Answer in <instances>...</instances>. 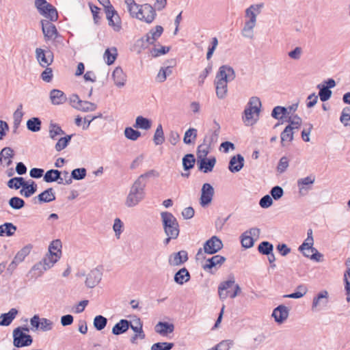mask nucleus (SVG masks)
I'll return each mask as SVG.
<instances>
[{
	"label": "nucleus",
	"mask_w": 350,
	"mask_h": 350,
	"mask_svg": "<svg viewBox=\"0 0 350 350\" xmlns=\"http://www.w3.org/2000/svg\"><path fill=\"white\" fill-rule=\"evenodd\" d=\"M235 77V72L231 66L223 65L219 67L215 80L216 94L219 99H223L226 96L228 83L233 81Z\"/></svg>",
	"instance_id": "1"
},
{
	"label": "nucleus",
	"mask_w": 350,
	"mask_h": 350,
	"mask_svg": "<svg viewBox=\"0 0 350 350\" xmlns=\"http://www.w3.org/2000/svg\"><path fill=\"white\" fill-rule=\"evenodd\" d=\"M162 226L165 235L178 237L180 232L179 224L172 213L164 211L161 213Z\"/></svg>",
	"instance_id": "2"
},
{
	"label": "nucleus",
	"mask_w": 350,
	"mask_h": 350,
	"mask_svg": "<svg viewBox=\"0 0 350 350\" xmlns=\"http://www.w3.org/2000/svg\"><path fill=\"white\" fill-rule=\"evenodd\" d=\"M145 184L136 180L131 187L126 197L125 204L128 207H133L138 204L145 196Z\"/></svg>",
	"instance_id": "3"
},
{
	"label": "nucleus",
	"mask_w": 350,
	"mask_h": 350,
	"mask_svg": "<svg viewBox=\"0 0 350 350\" xmlns=\"http://www.w3.org/2000/svg\"><path fill=\"white\" fill-rule=\"evenodd\" d=\"M163 32V27L157 25L154 29H151L144 36L137 41V45L143 49H146L149 45L154 44L155 42L162 35Z\"/></svg>",
	"instance_id": "4"
},
{
	"label": "nucleus",
	"mask_w": 350,
	"mask_h": 350,
	"mask_svg": "<svg viewBox=\"0 0 350 350\" xmlns=\"http://www.w3.org/2000/svg\"><path fill=\"white\" fill-rule=\"evenodd\" d=\"M23 329L29 332V329L27 327H24ZM13 338V344L14 347L18 348L29 346L33 342L32 337L30 335L24 333L21 327H16L14 330Z\"/></svg>",
	"instance_id": "5"
},
{
	"label": "nucleus",
	"mask_w": 350,
	"mask_h": 350,
	"mask_svg": "<svg viewBox=\"0 0 350 350\" xmlns=\"http://www.w3.org/2000/svg\"><path fill=\"white\" fill-rule=\"evenodd\" d=\"M59 254L56 253H49L46 255V256L42 259L41 262L36 264L33 267V270H38L40 273H43L44 271L50 269L53 266V265L59 259Z\"/></svg>",
	"instance_id": "6"
},
{
	"label": "nucleus",
	"mask_w": 350,
	"mask_h": 350,
	"mask_svg": "<svg viewBox=\"0 0 350 350\" xmlns=\"http://www.w3.org/2000/svg\"><path fill=\"white\" fill-rule=\"evenodd\" d=\"M35 6L38 10L39 13L44 16L45 18H49L51 21H57L58 18V14L56 9L50 3H49L46 0H45V3H36V1H35Z\"/></svg>",
	"instance_id": "7"
},
{
	"label": "nucleus",
	"mask_w": 350,
	"mask_h": 350,
	"mask_svg": "<svg viewBox=\"0 0 350 350\" xmlns=\"http://www.w3.org/2000/svg\"><path fill=\"white\" fill-rule=\"evenodd\" d=\"M105 11L109 25L111 26L115 31H119L122 26L121 20L117 12L111 5L105 6Z\"/></svg>",
	"instance_id": "8"
},
{
	"label": "nucleus",
	"mask_w": 350,
	"mask_h": 350,
	"mask_svg": "<svg viewBox=\"0 0 350 350\" xmlns=\"http://www.w3.org/2000/svg\"><path fill=\"white\" fill-rule=\"evenodd\" d=\"M248 105L249 107L244 111L245 117L243 118L245 122L250 123L253 118V113H256L258 116L260 111L261 102L259 98L254 96L250 98Z\"/></svg>",
	"instance_id": "9"
},
{
	"label": "nucleus",
	"mask_w": 350,
	"mask_h": 350,
	"mask_svg": "<svg viewBox=\"0 0 350 350\" xmlns=\"http://www.w3.org/2000/svg\"><path fill=\"white\" fill-rule=\"evenodd\" d=\"M329 303V294L325 290L319 292L314 297L312 304V310L319 312L325 308Z\"/></svg>",
	"instance_id": "10"
},
{
	"label": "nucleus",
	"mask_w": 350,
	"mask_h": 350,
	"mask_svg": "<svg viewBox=\"0 0 350 350\" xmlns=\"http://www.w3.org/2000/svg\"><path fill=\"white\" fill-rule=\"evenodd\" d=\"M223 247L221 240L217 236H213L204 243L203 250L206 254H214L221 250Z\"/></svg>",
	"instance_id": "11"
},
{
	"label": "nucleus",
	"mask_w": 350,
	"mask_h": 350,
	"mask_svg": "<svg viewBox=\"0 0 350 350\" xmlns=\"http://www.w3.org/2000/svg\"><path fill=\"white\" fill-rule=\"evenodd\" d=\"M214 188L209 183L203 184L201 189V196L200 198V204L202 207L208 205L213 200L214 196Z\"/></svg>",
	"instance_id": "12"
},
{
	"label": "nucleus",
	"mask_w": 350,
	"mask_h": 350,
	"mask_svg": "<svg viewBox=\"0 0 350 350\" xmlns=\"http://www.w3.org/2000/svg\"><path fill=\"white\" fill-rule=\"evenodd\" d=\"M139 10L138 19L148 24L154 21L157 15L154 8L148 3L141 5Z\"/></svg>",
	"instance_id": "13"
},
{
	"label": "nucleus",
	"mask_w": 350,
	"mask_h": 350,
	"mask_svg": "<svg viewBox=\"0 0 350 350\" xmlns=\"http://www.w3.org/2000/svg\"><path fill=\"white\" fill-rule=\"evenodd\" d=\"M103 273L98 268H95L90 271L87 275L85 280V285L88 288L95 287L101 280Z\"/></svg>",
	"instance_id": "14"
},
{
	"label": "nucleus",
	"mask_w": 350,
	"mask_h": 350,
	"mask_svg": "<svg viewBox=\"0 0 350 350\" xmlns=\"http://www.w3.org/2000/svg\"><path fill=\"white\" fill-rule=\"evenodd\" d=\"M314 181L315 177L312 175L303 178H299L297 180L299 193L301 196L306 195L308 190L311 189V185L314 184Z\"/></svg>",
	"instance_id": "15"
},
{
	"label": "nucleus",
	"mask_w": 350,
	"mask_h": 350,
	"mask_svg": "<svg viewBox=\"0 0 350 350\" xmlns=\"http://www.w3.org/2000/svg\"><path fill=\"white\" fill-rule=\"evenodd\" d=\"M188 260V254L185 250H181L172 254L169 257V264L172 266H179Z\"/></svg>",
	"instance_id": "16"
},
{
	"label": "nucleus",
	"mask_w": 350,
	"mask_h": 350,
	"mask_svg": "<svg viewBox=\"0 0 350 350\" xmlns=\"http://www.w3.org/2000/svg\"><path fill=\"white\" fill-rule=\"evenodd\" d=\"M288 314L289 309L284 305H280L276 307L272 313V316L275 321L278 323H282L285 320H286Z\"/></svg>",
	"instance_id": "17"
},
{
	"label": "nucleus",
	"mask_w": 350,
	"mask_h": 350,
	"mask_svg": "<svg viewBox=\"0 0 350 350\" xmlns=\"http://www.w3.org/2000/svg\"><path fill=\"white\" fill-rule=\"evenodd\" d=\"M215 163L216 159L214 157L197 161L198 170L204 173L212 172Z\"/></svg>",
	"instance_id": "18"
},
{
	"label": "nucleus",
	"mask_w": 350,
	"mask_h": 350,
	"mask_svg": "<svg viewBox=\"0 0 350 350\" xmlns=\"http://www.w3.org/2000/svg\"><path fill=\"white\" fill-rule=\"evenodd\" d=\"M226 258L220 255H215L211 258H208L206 262L202 265V268L205 271H210L217 265L221 266L226 261Z\"/></svg>",
	"instance_id": "19"
},
{
	"label": "nucleus",
	"mask_w": 350,
	"mask_h": 350,
	"mask_svg": "<svg viewBox=\"0 0 350 350\" xmlns=\"http://www.w3.org/2000/svg\"><path fill=\"white\" fill-rule=\"evenodd\" d=\"M243 166L244 157L241 154H238L231 157L229 161L228 169L231 172L235 173L239 172Z\"/></svg>",
	"instance_id": "20"
},
{
	"label": "nucleus",
	"mask_w": 350,
	"mask_h": 350,
	"mask_svg": "<svg viewBox=\"0 0 350 350\" xmlns=\"http://www.w3.org/2000/svg\"><path fill=\"white\" fill-rule=\"evenodd\" d=\"M46 53L47 55L42 49L37 48L36 49V58L42 67L50 65L53 62V55L51 51H48Z\"/></svg>",
	"instance_id": "21"
},
{
	"label": "nucleus",
	"mask_w": 350,
	"mask_h": 350,
	"mask_svg": "<svg viewBox=\"0 0 350 350\" xmlns=\"http://www.w3.org/2000/svg\"><path fill=\"white\" fill-rule=\"evenodd\" d=\"M62 172L58 170H49L44 174L43 180L46 183H53L57 181L58 184H63L64 179L61 177Z\"/></svg>",
	"instance_id": "22"
},
{
	"label": "nucleus",
	"mask_w": 350,
	"mask_h": 350,
	"mask_svg": "<svg viewBox=\"0 0 350 350\" xmlns=\"http://www.w3.org/2000/svg\"><path fill=\"white\" fill-rule=\"evenodd\" d=\"M42 29L44 38L47 40L55 38L57 33L55 25L49 21H42Z\"/></svg>",
	"instance_id": "23"
},
{
	"label": "nucleus",
	"mask_w": 350,
	"mask_h": 350,
	"mask_svg": "<svg viewBox=\"0 0 350 350\" xmlns=\"http://www.w3.org/2000/svg\"><path fill=\"white\" fill-rule=\"evenodd\" d=\"M112 78L115 85L118 88L124 86L126 81V75L121 67H116L112 73Z\"/></svg>",
	"instance_id": "24"
},
{
	"label": "nucleus",
	"mask_w": 350,
	"mask_h": 350,
	"mask_svg": "<svg viewBox=\"0 0 350 350\" xmlns=\"http://www.w3.org/2000/svg\"><path fill=\"white\" fill-rule=\"evenodd\" d=\"M131 325V322L130 321L121 319L112 327L111 332L116 336L122 334L127 332Z\"/></svg>",
	"instance_id": "25"
},
{
	"label": "nucleus",
	"mask_w": 350,
	"mask_h": 350,
	"mask_svg": "<svg viewBox=\"0 0 350 350\" xmlns=\"http://www.w3.org/2000/svg\"><path fill=\"white\" fill-rule=\"evenodd\" d=\"M215 124L216 125L215 129L209 131L203 139V142L208 146H211L213 143L217 142L219 135L220 126L217 122H215Z\"/></svg>",
	"instance_id": "26"
},
{
	"label": "nucleus",
	"mask_w": 350,
	"mask_h": 350,
	"mask_svg": "<svg viewBox=\"0 0 350 350\" xmlns=\"http://www.w3.org/2000/svg\"><path fill=\"white\" fill-rule=\"evenodd\" d=\"M191 278V275L188 270L185 268H181L175 274L174 277V282L179 284L183 285L187 282Z\"/></svg>",
	"instance_id": "27"
},
{
	"label": "nucleus",
	"mask_w": 350,
	"mask_h": 350,
	"mask_svg": "<svg viewBox=\"0 0 350 350\" xmlns=\"http://www.w3.org/2000/svg\"><path fill=\"white\" fill-rule=\"evenodd\" d=\"M50 99L53 105H61L64 103L66 100V94L61 90L53 89L50 92Z\"/></svg>",
	"instance_id": "28"
},
{
	"label": "nucleus",
	"mask_w": 350,
	"mask_h": 350,
	"mask_svg": "<svg viewBox=\"0 0 350 350\" xmlns=\"http://www.w3.org/2000/svg\"><path fill=\"white\" fill-rule=\"evenodd\" d=\"M155 332L160 335L165 336L167 334L172 333L174 329V325L167 322L159 321L154 327Z\"/></svg>",
	"instance_id": "29"
},
{
	"label": "nucleus",
	"mask_w": 350,
	"mask_h": 350,
	"mask_svg": "<svg viewBox=\"0 0 350 350\" xmlns=\"http://www.w3.org/2000/svg\"><path fill=\"white\" fill-rule=\"evenodd\" d=\"M234 284V278L220 283L218 287V294L220 299L224 300L228 297V292L226 291L228 288H231Z\"/></svg>",
	"instance_id": "30"
},
{
	"label": "nucleus",
	"mask_w": 350,
	"mask_h": 350,
	"mask_svg": "<svg viewBox=\"0 0 350 350\" xmlns=\"http://www.w3.org/2000/svg\"><path fill=\"white\" fill-rule=\"evenodd\" d=\"M264 3L254 4L245 10V16L249 17V21L256 22V16L260 13V9L263 8Z\"/></svg>",
	"instance_id": "31"
},
{
	"label": "nucleus",
	"mask_w": 350,
	"mask_h": 350,
	"mask_svg": "<svg viewBox=\"0 0 350 350\" xmlns=\"http://www.w3.org/2000/svg\"><path fill=\"white\" fill-rule=\"evenodd\" d=\"M17 314L18 310L16 308H12L8 312L2 314L0 316V325L8 326L10 325Z\"/></svg>",
	"instance_id": "32"
},
{
	"label": "nucleus",
	"mask_w": 350,
	"mask_h": 350,
	"mask_svg": "<svg viewBox=\"0 0 350 350\" xmlns=\"http://www.w3.org/2000/svg\"><path fill=\"white\" fill-rule=\"evenodd\" d=\"M40 203L51 202L55 200V192L52 187L48 188L37 196Z\"/></svg>",
	"instance_id": "33"
},
{
	"label": "nucleus",
	"mask_w": 350,
	"mask_h": 350,
	"mask_svg": "<svg viewBox=\"0 0 350 350\" xmlns=\"http://www.w3.org/2000/svg\"><path fill=\"white\" fill-rule=\"evenodd\" d=\"M152 126V121L142 116H139L135 119V122L133 127L135 129H140L143 130H149Z\"/></svg>",
	"instance_id": "34"
},
{
	"label": "nucleus",
	"mask_w": 350,
	"mask_h": 350,
	"mask_svg": "<svg viewBox=\"0 0 350 350\" xmlns=\"http://www.w3.org/2000/svg\"><path fill=\"white\" fill-rule=\"evenodd\" d=\"M16 226L12 223L6 222L0 226V237H11L16 231Z\"/></svg>",
	"instance_id": "35"
},
{
	"label": "nucleus",
	"mask_w": 350,
	"mask_h": 350,
	"mask_svg": "<svg viewBox=\"0 0 350 350\" xmlns=\"http://www.w3.org/2000/svg\"><path fill=\"white\" fill-rule=\"evenodd\" d=\"M22 187L23 189L20 191V193L25 198L30 197L37 190V185L33 180H31L30 184H29V182L25 181V187Z\"/></svg>",
	"instance_id": "36"
},
{
	"label": "nucleus",
	"mask_w": 350,
	"mask_h": 350,
	"mask_svg": "<svg viewBox=\"0 0 350 350\" xmlns=\"http://www.w3.org/2000/svg\"><path fill=\"white\" fill-rule=\"evenodd\" d=\"M294 131L293 126H286L281 133L280 137L282 146H285V142H291L293 139Z\"/></svg>",
	"instance_id": "37"
},
{
	"label": "nucleus",
	"mask_w": 350,
	"mask_h": 350,
	"mask_svg": "<svg viewBox=\"0 0 350 350\" xmlns=\"http://www.w3.org/2000/svg\"><path fill=\"white\" fill-rule=\"evenodd\" d=\"M256 22L252 21H247L245 23L244 27L242 29V35L245 38L250 39L254 37V28L256 26Z\"/></svg>",
	"instance_id": "38"
},
{
	"label": "nucleus",
	"mask_w": 350,
	"mask_h": 350,
	"mask_svg": "<svg viewBox=\"0 0 350 350\" xmlns=\"http://www.w3.org/2000/svg\"><path fill=\"white\" fill-rule=\"evenodd\" d=\"M118 56V52L116 47L107 49L104 53L103 57L107 65H111L114 63Z\"/></svg>",
	"instance_id": "39"
},
{
	"label": "nucleus",
	"mask_w": 350,
	"mask_h": 350,
	"mask_svg": "<svg viewBox=\"0 0 350 350\" xmlns=\"http://www.w3.org/2000/svg\"><path fill=\"white\" fill-rule=\"evenodd\" d=\"M49 137L52 139H57V135H64L65 132L62 129L59 124L51 122L49 128Z\"/></svg>",
	"instance_id": "40"
},
{
	"label": "nucleus",
	"mask_w": 350,
	"mask_h": 350,
	"mask_svg": "<svg viewBox=\"0 0 350 350\" xmlns=\"http://www.w3.org/2000/svg\"><path fill=\"white\" fill-rule=\"evenodd\" d=\"M198 131L196 129L190 128L185 133L183 142L185 144H194L197 138Z\"/></svg>",
	"instance_id": "41"
},
{
	"label": "nucleus",
	"mask_w": 350,
	"mask_h": 350,
	"mask_svg": "<svg viewBox=\"0 0 350 350\" xmlns=\"http://www.w3.org/2000/svg\"><path fill=\"white\" fill-rule=\"evenodd\" d=\"M14 157V150L10 147L3 148L0 152V161L3 158L6 162V165L9 166L12 164L11 159Z\"/></svg>",
	"instance_id": "42"
},
{
	"label": "nucleus",
	"mask_w": 350,
	"mask_h": 350,
	"mask_svg": "<svg viewBox=\"0 0 350 350\" xmlns=\"http://www.w3.org/2000/svg\"><path fill=\"white\" fill-rule=\"evenodd\" d=\"M314 239L313 237H307L304 242L299 247V250L301 251L303 255L306 257H309L310 254L306 250L310 251L313 247Z\"/></svg>",
	"instance_id": "43"
},
{
	"label": "nucleus",
	"mask_w": 350,
	"mask_h": 350,
	"mask_svg": "<svg viewBox=\"0 0 350 350\" xmlns=\"http://www.w3.org/2000/svg\"><path fill=\"white\" fill-rule=\"evenodd\" d=\"M42 122L38 118H31L27 121V127L31 132H38L41 129Z\"/></svg>",
	"instance_id": "44"
},
{
	"label": "nucleus",
	"mask_w": 350,
	"mask_h": 350,
	"mask_svg": "<svg viewBox=\"0 0 350 350\" xmlns=\"http://www.w3.org/2000/svg\"><path fill=\"white\" fill-rule=\"evenodd\" d=\"M317 88L319 90V96L322 102H325L331 98L332 92L327 88H325V84H319Z\"/></svg>",
	"instance_id": "45"
},
{
	"label": "nucleus",
	"mask_w": 350,
	"mask_h": 350,
	"mask_svg": "<svg viewBox=\"0 0 350 350\" xmlns=\"http://www.w3.org/2000/svg\"><path fill=\"white\" fill-rule=\"evenodd\" d=\"M196 159L193 154H187L183 158V166L185 171L189 170L194 167Z\"/></svg>",
	"instance_id": "46"
},
{
	"label": "nucleus",
	"mask_w": 350,
	"mask_h": 350,
	"mask_svg": "<svg viewBox=\"0 0 350 350\" xmlns=\"http://www.w3.org/2000/svg\"><path fill=\"white\" fill-rule=\"evenodd\" d=\"M153 141L155 145H161L165 142V136L162 125L159 124L155 131Z\"/></svg>",
	"instance_id": "47"
},
{
	"label": "nucleus",
	"mask_w": 350,
	"mask_h": 350,
	"mask_svg": "<svg viewBox=\"0 0 350 350\" xmlns=\"http://www.w3.org/2000/svg\"><path fill=\"white\" fill-rule=\"evenodd\" d=\"M211 146H208L204 142L199 145L197 148V159L201 160L203 159H207V155L210 152Z\"/></svg>",
	"instance_id": "48"
},
{
	"label": "nucleus",
	"mask_w": 350,
	"mask_h": 350,
	"mask_svg": "<svg viewBox=\"0 0 350 350\" xmlns=\"http://www.w3.org/2000/svg\"><path fill=\"white\" fill-rule=\"evenodd\" d=\"M107 324V319L102 315H97L94 317L93 325L98 331L103 329Z\"/></svg>",
	"instance_id": "49"
},
{
	"label": "nucleus",
	"mask_w": 350,
	"mask_h": 350,
	"mask_svg": "<svg viewBox=\"0 0 350 350\" xmlns=\"http://www.w3.org/2000/svg\"><path fill=\"white\" fill-rule=\"evenodd\" d=\"M72 137V135H68L64 137H61L60 139H59V140L55 146L56 151L59 152L64 150L65 148H66L69 142H70Z\"/></svg>",
	"instance_id": "50"
},
{
	"label": "nucleus",
	"mask_w": 350,
	"mask_h": 350,
	"mask_svg": "<svg viewBox=\"0 0 350 350\" xmlns=\"http://www.w3.org/2000/svg\"><path fill=\"white\" fill-rule=\"evenodd\" d=\"M258 250L261 254H269L273 251V245L268 241H262L258 245Z\"/></svg>",
	"instance_id": "51"
},
{
	"label": "nucleus",
	"mask_w": 350,
	"mask_h": 350,
	"mask_svg": "<svg viewBox=\"0 0 350 350\" xmlns=\"http://www.w3.org/2000/svg\"><path fill=\"white\" fill-rule=\"evenodd\" d=\"M25 181L23 177H14L8 180V186L10 189H18L21 187H25Z\"/></svg>",
	"instance_id": "52"
},
{
	"label": "nucleus",
	"mask_w": 350,
	"mask_h": 350,
	"mask_svg": "<svg viewBox=\"0 0 350 350\" xmlns=\"http://www.w3.org/2000/svg\"><path fill=\"white\" fill-rule=\"evenodd\" d=\"M10 206L15 210H19L25 206V201L19 197H12L9 200Z\"/></svg>",
	"instance_id": "53"
},
{
	"label": "nucleus",
	"mask_w": 350,
	"mask_h": 350,
	"mask_svg": "<svg viewBox=\"0 0 350 350\" xmlns=\"http://www.w3.org/2000/svg\"><path fill=\"white\" fill-rule=\"evenodd\" d=\"M31 250V245H28L25 247H23L20 251L17 252L16 256H14V258L16 259V261L19 262L20 263L22 262L25 258L29 255L30 253V251Z\"/></svg>",
	"instance_id": "54"
},
{
	"label": "nucleus",
	"mask_w": 350,
	"mask_h": 350,
	"mask_svg": "<svg viewBox=\"0 0 350 350\" xmlns=\"http://www.w3.org/2000/svg\"><path fill=\"white\" fill-rule=\"evenodd\" d=\"M288 113V110L284 107L277 106L273 108L271 112V116L277 120H282L283 116Z\"/></svg>",
	"instance_id": "55"
},
{
	"label": "nucleus",
	"mask_w": 350,
	"mask_h": 350,
	"mask_svg": "<svg viewBox=\"0 0 350 350\" xmlns=\"http://www.w3.org/2000/svg\"><path fill=\"white\" fill-rule=\"evenodd\" d=\"M124 135L128 139L136 141L141 136V133L132 127H126L124 129Z\"/></svg>",
	"instance_id": "56"
},
{
	"label": "nucleus",
	"mask_w": 350,
	"mask_h": 350,
	"mask_svg": "<svg viewBox=\"0 0 350 350\" xmlns=\"http://www.w3.org/2000/svg\"><path fill=\"white\" fill-rule=\"evenodd\" d=\"M97 105L95 103L82 100L77 109L83 112H90L95 111Z\"/></svg>",
	"instance_id": "57"
},
{
	"label": "nucleus",
	"mask_w": 350,
	"mask_h": 350,
	"mask_svg": "<svg viewBox=\"0 0 350 350\" xmlns=\"http://www.w3.org/2000/svg\"><path fill=\"white\" fill-rule=\"evenodd\" d=\"M241 245L245 248H250L254 244L253 238L247 234V232H243L241 236Z\"/></svg>",
	"instance_id": "58"
},
{
	"label": "nucleus",
	"mask_w": 350,
	"mask_h": 350,
	"mask_svg": "<svg viewBox=\"0 0 350 350\" xmlns=\"http://www.w3.org/2000/svg\"><path fill=\"white\" fill-rule=\"evenodd\" d=\"M340 120L345 126H350V107H346L342 109Z\"/></svg>",
	"instance_id": "59"
},
{
	"label": "nucleus",
	"mask_w": 350,
	"mask_h": 350,
	"mask_svg": "<svg viewBox=\"0 0 350 350\" xmlns=\"http://www.w3.org/2000/svg\"><path fill=\"white\" fill-rule=\"evenodd\" d=\"M173 347L172 342H157L152 345L150 350H171Z\"/></svg>",
	"instance_id": "60"
},
{
	"label": "nucleus",
	"mask_w": 350,
	"mask_h": 350,
	"mask_svg": "<svg viewBox=\"0 0 350 350\" xmlns=\"http://www.w3.org/2000/svg\"><path fill=\"white\" fill-rule=\"evenodd\" d=\"M123 223L120 218H116L113 225V230L115 232L116 238L119 239L120 234L123 232Z\"/></svg>",
	"instance_id": "61"
},
{
	"label": "nucleus",
	"mask_w": 350,
	"mask_h": 350,
	"mask_svg": "<svg viewBox=\"0 0 350 350\" xmlns=\"http://www.w3.org/2000/svg\"><path fill=\"white\" fill-rule=\"evenodd\" d=\"M87 171L84 167L76 168L72 171V178L77 180L83 179L86 176Z\"/></svg>",
	"instance_id": "62"
},
{
	"label": "nucleus",
	"mask_w": 350,
	"mask_h": 350,
	"mask_svg": "<svg viewBox=\"0 0 350 350\" xmlns=\"http://www.w3.org/2000/svg\"><path fill=\"white\" fill-rule=\"evenodd\" d=\"M62 242L59 239H56L53 241L49 247V253H56L59 254V256H61L62 252Z\"/></svg>",
	"instance_id": "63"
},
{
	"label": "nucleus",
	"mask_w": 350,
	"mask_h": 350,
	"mask_svg": "<svg viewBox=\"0 0 350 350\" xmlns=\"http://www.w3.org/2000/svg\"><path fill=\"white\" fill-rule=\"evenodd\" d=\"M270 194L275 200L280 199L284 195V190L280 186H275L271 188Z\"/></svg>",
	"instance_id": "64"
}]
</instances>
